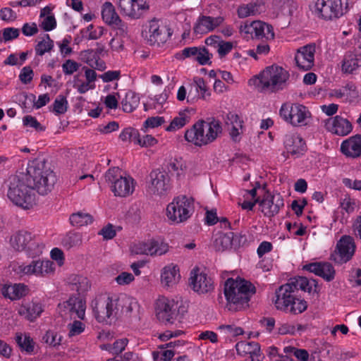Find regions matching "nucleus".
Segmentation results:
<instances>
[{
  "instance_id": "1",
  "label": "nucleus",
  "mask_w": 361,
  "mask_h": 361,
  "mask_svg": "<svg viewBox=\"0 0 361 361\" xmlns=\"http://www.w3.org/2000/svg\"><path fill=\"white\" fill-rule=\"evenodd\" d=\"M24 175L30 187L42 195L50 192L57 181L55 173L44 160L32 161L29 164L27 173Z\"/></svg>"
},
{
  "instance_id": "2",
  "label": "nucleus",
  "mask_w": 361,
  "mask_h": 361,
  "mask_svg": "<svg viewBox=\"0 0 361 361\" xmlns=\"http://www.w3.org/2000/svg\"><path fill=\"white\" fill-rule=\"evenodd\" d=\"M224 292L228 310L237 312L249 306L248 302L255 293L256 288L250 282L235 281L230 278L225 282Z\"/></svg>"
},
{
  "instance_id": "3",
  "label": "nucleus",
  "mask_w": 361,
  "mask_h": 361,
  "mask_svg": "<svg viewBox=\"0 0 361 361\" xmlns=\"http://www.w3.org/2000/svg\"><path fill=\"white\" fill-rule=\"evenodd\" d=\"M221 132L219 121L214 118H209L207 121L199 120L190 129L185 131V138L196 146L201 147L214 141Z\"/></svg>"
},
{
  "instance_id": "4",
  "label": "nucleus",
  "mask_w": 361,
  "mask_h": 361,
  "mask_svg": "<svg viewBox=\"0 0 361 361\" xmlns=\"http://www.w3.org/2000/svg\"><path fill=\"white\" fill-rule=\"evenodd\" d=\"M32 188L22 177L13 176L9 178V185L7 196L16 206L24 209H29L35 204V195Z\"/></svg>"
},
{
  "instance_id": "5",
  "label": "nucleus",
  "mask_w": 361,
  "mask_h": 361,
  "mask_svg": "<svg viewBox=\"0 0 361 361\" xmlns=\"http://www.w3.org/2000/svg\"><path fill=\"white\" fill-rule=\"evenodd\" d=\"M289 73L282 67L272 65L267 67L255 79L261 92H277L283 89V85L288 80Z\"/></svg>"
},
{
  "instance_id": "6",
  "label": "nucleus",
  "mask_w": 361,
  "mask_h": 361,
  "mask_svg": "<svg viewBox=\"0 0 361 361\" xmlns=\"http://www.w3.org/2000/svg\"><path fill=\"white\" fill-rule=\"evenodd\" d=\"M194 212V200L185 195L175 197L166 207V216L173 223L187 221Z\"/></svg>"
},
{
  "instance_id": "7",
  "label": "nucleus",
  "mask_w": 361,
  "mask_h": 361,
  "mask_svg": "<svg viewBox=\"0 0 361 361\" xmlns=\"http://www.w3.org/2000/svg\"><path fill=\"white\" fill-rule=\"evenodd\" d=\"M118 301L109 296L99 295L91 302L94 315L99 322L110 323L115 318L118 311Z\"/></svg>"
},
{
  "instance_id": "8",
  "label": "nucleus",
  "mask_w": 361,
  "mask_h": 361,
  "mask_svg": "<svg viewBox=\"0 0 361 361\" xmlns=\"http://www.w3.org/2000/svg\"><path fill=\"white\" fill-rule=\"evenodd\" d=\"M310 10L324 20L338 18L343 15L341 0H317Z\"/></svg>"
},
{
  "instance_id": "9",
  "label": "nucleus",
  "mask_w": 361,
  "mask_h": 361,
  "mask_svg": "<svg viewBox=\"0 0 361 361\" xmlns=\"http://www.w3.org/2000/svg\"><path fill=\"white\" fill-rule=\"evenodd\" d=\"M180 307L174 300L161 297L156 302V314L160 322L173 324L180 313Z\"/></svg>"
},
{
  "instance_id": "10",
  "label": "nucleus",
  "mask_w": 361,
  "mask_h": 361,
  "mask_svg": "<svg viewBox=\"0 0 361 361\" xmlns=\"http://www.w3.org/2000/svg\"><path fill=\"white\" fill-rule=\"evenodd\" d=\"M355 250L354 239L350 235H343L338 241L335 251L331 255L330 259L335 263L342 264L353 257Z\"/></svg>"
},
{
  "instance_id": "11",
  "label": "nucleus",
  "mask_w": 361,
  "mask_h": 361,
  "mask_svg": "<svg viewBox=\"0 0 361 361\" xmlns=\"http://www.w3.org/2000/svg\"><path fill=\"white\" fill-rule=\"evenodd\" d=\"M148 192L151 195L164 196L169 188V178L167 172L159 169L153 170L149 174Z\"/></svg>"
},
{
  "instance_id": "12",
  "label": "nucleus",
  "mask_w": 361,
  "mask_h": 361,
  "mask_svg": "<svg viewBox=\"0 0 361 361\" xmlns=\"http://www.w3.org/2000/svg\"><path fill=\"white\" fill-rule=\"evenodd\" d=\"M267 184L262 186L264 195L260 202V208L264 216L272 217L279 213L280 208L283 207V199L279 195H271L266 190Z\"/></svg>"
},
{
  "instance_id": "13",
  "label": "nucleus",
  "mask_w": 361,
  "mask_h": 361,
  "mask_svg": "<svg viewBox=\"0 0 361 361\" xmlns=\"http://www.w3.org/2000/svg\"><path fill=\"white\" fill-rule=\"evenodd\" d=\"M118 6L121 13L133 19L141 18L149 10L147 0H118Z\"/></svg>"
},
{
  "instance_id": "14",
  "label": "nucleus",
  "mask_w": 361,
  "mask_h": 361,
  "mask_svg": "<svg viewBox=\"0 0 361 361\" xmlns=\"http://www.w3.org/2000/svg\"><path fill=\"white\" fill-rule=\"evenodd\" d=\"M316 45L308 44L299 48L295 56L297 66L304 71H309L314 66Z\"/></svg>"
},
{
  "instance_id": "15",
  "label": "nucleus",
  "mask_w": 361,
  "mask_h": 361,
  "mask_svg": "<svg viewBox=\"0 0 361 361\" xmlns=\"http://www.w3.org/2000/svg\"><path fill=\"white\" fill-rule=\"evenodd\" d=\"M169 250L167 243L152 240L149 243L140 242L131 247V251L135 255H162Z\"/></svg>"
},
{
  "instance_id": "16",
  "label": "nucleus",
  "mask_w": 361,
  "mask_h": 361,
  "mask_svg": "<svg viewBox=\"0 0 361 361\" xmlns=\"http://www.w3.org/2000/svg\"><path fill=\"white\" fill-rule=\"evenodd\" d=\"M199 269H193L191 272L190 286L192 290L198 293L203 294L213 289V281L204 273H197Z\"/></svg>"
},
{
  "instance_id": "17",
  "label": "nucleus",
  "mask_w": 361,
  "mask_h": 361,
  "mask_svg": "<svg viewBox=\"0 0 361 361\" xmlns=\"http://www.w3.org/2000/svg\"><path fill=\"white\" fill-rule=\"evenodd\" d=\"M294 290L289 283L281 286L276 291L274 303L278 310L287 311L291 302L295 299Z\"/></svg>"
},
{
  "instance_id": "18",
  "label": "nucleus",
  "mask_w": 361,
  "mask_h": 361,
  "mask_svg": "<svg viewBox=\"0 0 361 361\" xmlns=\"http://www.w3.org/2000/svg\"><path fill=\"white\" fill-rule=\"evenodd\" d=\"M149 33V37L147 41L150 45L164 44L172 35L170 28L166 26L160 27L158 22L154 20L150 22Z\"/></svg>"
},
{
  "instance_id": "19",
  "label": "nucleus",
  "mask_w": 361,
  "mask_h": 361,
  "mask_svg": "<svg viewBox=\"0 0 361 361\" xmlns=\"http://www.w3.org/2000/svg\"><path fill=\"white\" fill-rule=\"evenodd\" d=\"M302 269L314 273L329 282L334 280L336 274L334 267L329 262L310 263L304 265Z\"/></svg>"
},
{
  "instance_id": "20",
  "label": "nucleus",
  "mask_w": 361,
  "mask_h": 361,
  "mask_svg": "<svg viewBox=\"0 0 361 361\" xmlns=\"http://www.w3.org/2000/svg\"><path fill=\"white\" fill-rule=\"evenodd\" d=\"M326 129L334 134L339 136H345L349 134L353 129L351 123L346 118L336 116L329 118L326 123Z\"/></svg>"
},
{
  "instance_id": "21",
  "label": "nucleus",
  "mask_w": 361,
  "mask_h": 361,
  "mask_svg": "<svg viewBox=\"0 0 361 361\" xmlns=\"http://www.w3.org/2000/svg\"><path fill=\"white\" fill-rule=\"evenodd\" d=\"M102 19L109 25H115L121 32H126L127 27L122 22L111 3L106 2L102 11Z\"/></svg>"
},
{
  "instance_id": "22",
  "label": "nucleus",
  "mask_w": 361,
  "mask_h": 361,
  "mask_svg": "<svg viewBox=\"0 0 361 361\" xmlns=\"http://www.w3.org/2000/svg\"><path fill=\"white\" fill-rule=\"evenodd\" d=\"M61 311H68L70 313H75L80 319H84L85 312V302L80 298L75 296L70 297L66 301L59 303L58 305Z\"/></svg>"
},
{
  "instance_id": "23",
  "label": "nucleus",
  "mask_w": 361,
  "mask_h": 361,
  "mask_svg": "<svg viewBox=\"0 0 361 361\" xmlns=\"http://www.w3.org/2000/svg\"><path fill=\"white\" fill-rule=\"evenodd\" d=\"M245 32L255 34V37L259 39L265 37L267 39H273L274 32L273 27L261 21H253L249 26H245Z\"/></svg>"
},
{
  "instance_id": "24",
  "label": "nucleus",
  "mask_w": 361,
  "mask_h": 361,
  "mask_svg": "<svg viewBox=\"0 0 361 361\" xmlns=\"http://www.w3.org/2000/svg\"><path fill=\"white\" fill-rule=\"evenodd\" d=\"M341 150L347 157L355 158L361 154V135H356L343 141Z\"/></svg>"
},
{
  "instance_id": "25",
  "label": "nucleus",
  "mask_w": 361,
  "mask_h": 361,
  "mask_svg": "<svg viewBox=\"0 0 361 361\" xmlns=\"http://www.w3.org/2000/svg\"><path fill=\"white\" fill-rule=\"evenodd\" d=\"M32 235L26 231H19L11 238V244L17 251H23L25 249L31 250Z\"/></svg>"
},
{
  "instance_id": "26",
  "label": "nucleus",
  "mask_w": 361,
  "mask_h": 361,
  "mask_svg": "<svg viewBox=\"0 0 361 361\" xmlns=\"http://www.w3.org/2000/svg\"><path fill=\"white\" fill-rule=\"evenodd\" d=\"M54 263L50 260H33L29 265L25 266L21 271L26 274L44 275L53 271Z\"/></svg>"
},
{
  "instance_id": "27",
  "label": "nucleus",
  "mask_w": 361,
  "mask_h": 361,
  "mask_svg": "<svg viewBox=\"0 0 361 361\" xmlns=\"http://www.w3.org/2000/svg\"><path fill=\"white\" fill-rule=\"evenodd\" d=\"M29 288L23 283H14L13 285H4L1 289V293L5 298L11 300H19L28 294Z\"/></svg>"
},
{
  "instance_id": "28",
  "label": "nucleus",
  "mask_w": 361,
  "mask_h": 361,
  "mask_svg": "<svg viewBox=\"0 0 361 361\" xmlns=\"http://www.w3.org/2000/svg\"><path fill=\"white\" fill-rule=\"evenodd\" d=\"M133 183V179L119 176V178L111 185V190L116 196L126 197L132 194L134 190Z\"/></svg>"
},
{
  "instance_id": "29",
  "label": "nucleus",
  "mask_w": 361,
  "mask_h": 361,
  "mask_svg": "<svg viewBox=\"0 0 361 361\" xmlns=\"http://www.w3.org/2000/svg\"><path fill=\"white\" fill-rule=\"evenodd\" d=\"M284 145L287 152L293 155H300L306 151L305 142L299 136L286 135Z\"/></svg>"
},
{
  "instance_id": "30",
  "label": "nucleus",
  "mask_w": 361,
  "mask_h": 361,
  "mask_svg": "<svg viewBox=\"0 0 361 361\" xmlns=\"http://www.w3.org/2000/svg\"><path fill=\"white\" fill-rule=\"evenodd\" d=\"M43 312L42 306L39 302H30L23 304L18 310L19 314L32 322L40 316Z\"/></svg>"
},
{
  "instance_id": "31",
  "label": "nucleus",
  "mask_w": 361,
  "mask_h": 361,
  "mask_svg": "<svg viewBox=\"0 0 361 361\" xmlns=\"http://www.w3.org/2000/svg\"><path fill=\"white\" fill-rule=\"evenodd\" d=\"M233 233H224L218 232L213 236L212 246L216 252H224L232 247Z\"/></svg>"
},
{
  "instance_id": "32",
  "label": "nucleus",
  "mask_w": 361,
  "mask_h": 361,
  "mask_svg": "<svg viewBox=\"0 0 361 361\" xmlns=\"http://www.w3.org/2000/svg\"><path fill=\"white\" fill-rule=\"evenodd\" d=\"M180 279L178 266H167L162 271L161 280L166 286H172L177 283Z\"/></svg>"
},
{
  "instance_id": "33",
  "label": "nucleus",
  "mask_w": 361,
  "mask_h": 361,
  "mask_svg": "<svg viewBox=\"0 0 361 361\" xmlns=\"http://www.w3.org/2000/svg\"><path fill=\"white\" fill-rule=\"evenodd\" d=\"M311 114L302 104H294L290 123L293 126L302 125Z\"/></svg>"
},
{
  "instance_id": "34",
  "label": "nucleus",
  "mask_w": 361,
  "mask_h": 361,
  "mask_svg": "<svg viewBox=\"0 0 361 361\" xmlns=\"http://www.w3.org/2000/svg\"><path fill=\"white\" fill-rule=\"evenodd\" d=\"M237 353L240 355H250L252 361H255L253 356L258 355L260 346L256 342L240 341L235 345Z\"/></svg>"
},
{
  "instance_id": "35",
  "label": "nucleus",
  "mask_w": 361,
  "mask_h": 361,
  "mask_svg": "<svg viewBox=\"0 0 361 361\" xmlns=\"http://www.w3.org/2000/svg\"><path fill=\"white\" fill-rule=\"evenodd\" d=\"M210 16L201 15L193 27V32L196 35L207 34L213 31Z\"/></svg>"
},
{
  "instance_id": "36",
  "label": "nucleus",
  "mask_w": 361,
  "mask_h": 361,
  "mask_svg": "<svg viewBox=\"0 0 361 361\" xmlns=\"http://www.w3.org/2000/svg\"><path fill=\"white\" fill-rule=\"evenodd\" d=\"M69 283L72 290H75L78 294H82L90 288L88 279L82 276L74 275L69 278Z\"/></svg>"
},
{
  "instance_id": "37",
  "label": "nucleus",
  "mask_w": 361,
  "mask_h": 361,
  "mask_svg": "<svg viewBox=\"0 0 361 361\" xmlns=\"http://www.w3.org/2000/svg\"><path fill=\"white\" fill-rule=\"evenodd\" d=\"M123 110L125 112H132L140 104V97L137 94L133 91H128L126 97L121 102Z\"/></svg>"
},
{
  "instance_id": "38",
  "label": "nucleus",
  "mask_w": 361,
  "mask_h": 361,
  "mask_svg": "<svg viewBox=\"0 0 361 361\" xmlns=\"http://www.w3.org/2000/svg\"><path fill=\"white\" fill-rule=\"evenodd\" d=\"M359 59L353 53L349 51L344 56L342 71L345 73H352L354 70L359 67Z\"/></svg>"
},
{
  "instance_id": "39",
  "label": "nucleus",
  "mask_w": 361,
  "mask_h": 361,
  "mask_svg": "<svg viewBox=\"0 0 361 361\" xmlns=\"http://www.w3.org/2000/svg\"><path fill=\"white\" fill-rule=\"evenodd\" d=\"M92 221L93 217L90 214L82 212L72 214L70 216L71 225L76 227L88 225Z\"/></svg>"
},
{
  "instance_id": "40",
  "label": "nucleus",
  "mask_w": 361,
  "mask_h": 361,
  "mask_svg": "<svg viewBox=\"0 0 361 361\" xmlns=\"http://www.w3.org/2000/svg\"><path fill=\"white\" fill-rule=\"evenodd\" d=\"M118 301V307L121 306V312L126 316H130L134 309L137 307V303L134 300L123 296L116 300Z\"/></svg>"
},
{
  "instance_id": "41",
  "label": "nucleus",
  "mask_w": 361,
  "mask_h": 361,
  "mask_svg": "<svg viewBox=\"0 0 361 361\" xmlns=\"http://www.w3.org/2000/svg\"><path fill=\"white\" fill-rule=\"evenodd\" d=\"M54 47V41L51 39L48 34H45L42 41H39L35 46L36 54L39 56L49 52Z\"/></svg>"
},
{
  "instance_id": "42",
  "label": "nucleus",
  "mask_w": 361,
  "mask_h": 361,
  "mask_svg": "<svg viewBox=\"0 0 361 361\" xmlns=\"http://www.w3.org/2000/svg\"><path fill=\"white\" fill-rule=\"evenodd\" d=\"M82 243V236L79 233H68L62 240L63 247L70 249L73 247L79 246Z\"/></svg>"
},
{
  "instance_id": "43",
  "label": "nucleus",
  "mask_w": 361,
  "mask_h": 361,
  "mask_svg": "<svg viewBox=\"0 0 361 361\" xmlns=\"http://www.w3.org/2000/svg\"><path fill=\"white\" fill-rule=\"evenodd\" d=\"M289 283L294 291L301 289L302 290L310 293L309 279L306 277L298 276L290 279Z\"/></svg>"
},
{
  "instance_id": "44",
  "label": "nucleus",
  "mask_w": 361,
  "mask_h": 361,
  "mask_svg": "<svg viewBox=\"0 0 361 361\" xmlns=\"http://www.w3.org/2000/svg\"><path fill=\"white\" fill-rule=\"evenodd\" d=\"M189 121V117L185 112H180L179 116L175 117L170 125L166 128V131H174L183 128Z\"/></svg>"
},
{
  "instance_id": "45",
  "label": "nucleus",
  "mask_w": 361,
  "mask_h": 361,
  "mask_svg": "<svg viewBox=\"0 0 361 361\" xmlns=\"http://www.w3.org/2000/svg\"><path fill=\"white\" fill-rule=\"evenodd\" d=\"M68 109V101L63 95H59L52 105V111L56 115L63 114Z\"/></svg>"
},
{
  "instance_id": "46",
  "label": "nucleus",
  "mask_w": 361,
  "mask_h": 361,
  "mask_svg": "<svg viewBox=\"0 0 361 361\" xmlns=\"http://www.w3.org/2000/svg\"><path fill=\"white\" fill-rule=\"evenodd\" d=\"M119 137L122 141H130L137 144L140 137V134L138 130L135 128L128 127L125 128L121 133Z\"/></svg>"
},
{
  "instance_id": "47",
  "label": "nucleus",
  "mask_w": 361,
  "mask_h": 361,
  "mask_svg": "<svg viewBox=\"0 0 361 361\" xmlns=\"http://www.w3.org/2000/svg\"><path fill=\"white\" fill-rule=\"evenodd\" d=\"M16 341L23 350L29 353L34 350V342L30 336H25L23 338L22 335H17Z\"/></svg>"
},
{
  "instance_id": "48",
  "label": "nucleus",
  "mask_w": 361,
  "mask_h": 361,
  "mask_svg": "<svg viewBox=\"0 0 361 361\" xmlns=\"http://www.w3.org/2000/svg\"><path fill=\"white\" fill-rule=\"evenodd\" d=\"M62 336L58 335V334L54 331L49 330L46 332V334L42 337V341L51 345L53 347H56L61 344Z\"/></svg>"
},
{
  "instance_id": "49",
  "label": "nucleus",
  "mask_w": 361,
  "mask_h": 361,
  "mask_svg": "<svg viewBox=\"0 0 361 361\" xmlns=\"http://www.w3.org/2000/svg\"><path fill=\"white\" fill-rule=\"evenodd\" d=\"M307 304L304 300H299L295 298L289 306L290 312L297 314L303 312L307 310Z\"/></svg>"
},
{
  "instance_id": "50",
  "label": "nucleus",
  "mask_w": 361,
  "mask_h": 361,
  "mask_svg": "<svg viewBox=\"0 0 361 361\" xmlns=\"http://www.w3.org/2000/svg\"><path fill=\"white\" fill-rule=\"evenodd\" d=\"M212 57V54L209 52V50L204 47L200 49V51L197 54L195 60L202 66L212 63L210 59Z\"/></svg>"
},
{
  "instance_id": "51",
  "label": "nucleus",
  "mask_w": 361,
  "mask_h": 361,
  "mask_svg": "<svg viewBox=\"0 0 361 361\" xmlns=\"http://www.w3.org/2000/svg\"><path fill=\"white\" fill-rule=\"evenodd\" d=\"M23 122L24 126L33 128L37 131H44L45 130V127L42 126L40 123L37 121L35 117L30 115L24 116Z\"/></svg>"
},
{
  "instance_id": "52",
  "label": "nucleus",
  "mask_w": 361,
  "mask_h": 361,
  "mask_svg": "<svg viewBox=\"0 0 361 361\" xmlns=\"http://www.w3.org/2000/svg\"><path fill=\"white\" fill-rule=\"evenodd\" d=\"M286 352H291L299 361H308L309 353L305 349H298L294 347L286 348Z\"/></svg>"
},
{
  "instance_id": "53",
  "label": "nucleus",
  "mask_w": 361,
  "mask_h": 361,
  "mask_svg": "<svg viewBox=\"0 0 361 361\" xmlns=\"http://www.w3.org/2000/svg\"><path fill=\"white\" fill-rule=\"evenodd\" d=\"M80 67V64L73 60L68 59L62 65L63 72L65 75H71L77 71Z\"/></svg>"
},
{
  "instance_id": "54",
  "label": "nucleus",
  "mask_w": 361,
  "mask_h": 361,
  "mask_svg": "<svg viewBox=\"0 0 361 361\" xmlns=\"http://www.w3.org/2000/svg\"><path fill=\"white\" fill-rule=\"evenodd\" d=\"M70 337L78 335L85 330V324L78 320H75L73 323L68 324Z\"/></svg>"
},
{
  "instance_id": "55",
  "label": "nucleus",
  "mask_w": 361,
  "mask_h": 361,
  "mask_svg": "<svg viewBox=\"0 0 361 361\" xmlns=\"http://www.w3.org/2000/svg\"><path fill=\"white\" fill-rule=\"evenodd\" d=\"M20 30L15 27H6L2 31L3 39L4 42H8L18 37Z\"/></svg>"
},
{
  "instance_id": "56",
  "label": "nucleus",
  "mask_w": 361,
  "mask_h": 361,
  "mask_svg": "<svg viewBox=\"0 0 361 361\" xmlns=\"http://www.w3.org/2000/svg\"><path fill=\"white\" fill-rule=\"evenodd\" d=\"M34 73L30 66H25L22 68L19 78L23 84L30 83L33 78Z\"/></svg>"
},
{
  "instance_id": "57",
  "label": "nucleus",
  "mask_w": 361,
  "mask_h": 361,
  "mask_svg": "<svg viewBox=\"0 0 361 361\" xmlns=\"http://www.w3.org/2000/svg\"><path fill=\"white\" fill-rule=\"evenodd\" d=\"M116 234V230L111 224H108L99 232V235H102L104 240H111L115 237Z\"/></svg>"
},
{
  "instance_id": "58",
  "label": "nucleus",
  "mask_w": 361,
  "mask_h": 361,
  "mask_svg": "<svg viewBox=\"0 0 361 361\" xmlns=\"http://www.w3.org/2000/svg\"><path fill=\"white\" fill-rule=\"evenodd\" d=\"M121 175L120 169L118 167H113L109 169L105 173L106 181L110 182L111 185L114 184V181L119 178Z\"/></svg>"
},
{
  "instance_id": "59",
  "label": "nucleus",
  "mask_w": 361,
  "mask_h": 361,
  "mask_svg": "<svg viewBox=\"0 0 361 361\" xmlns=\"http://www.w3.org/2000/svg\"><path fill=\"white\" fill-rule=\"evenodd\" d=\"M45 31H51L56 27V21L55 17L51 16H47L45 17L39 25Z\"/></svg>"
},
{
  "instance_id": "60",
  "label": "nucleus",
  "mask_w": 361,
  "mask_h": 361,
  "mask_svg": "<svg viewBox=\"0 0 361 361\" xmlns=\"http://www.w3.org/2000/svg\"><path fill=\"white\" fill-rule=\"evenodd\" d=\"M217 48V51L220 58H223L231 51L233 48V43L231 42H224L221 40L219 43H218Z\"/></svg>"
},
{
  "instance_id": "61",
  "label": "nucleus",
  "mask_w": 361,
  "mask_h": 361,
  "mask_svg": "<svg viewBox=\"0 0 361 361\" xmlns=\"http://www.w3.org/2000/svg\"><path fill=\"white\" fill-rule=\"evenodd\" d=\"M226 125L229 128L231 126H239L240 128H243V121L240 119L238 114L229 112L225 120Z\"/></svg>"
},
{
  "instance_id": "62",
  "label": "nucleus",
  "mask_w": 361,
  "mask_h": 361,
  "mask_svg": "<svg viewBox=\"0 0 361 361\" xmlns=\"http://www.w3.org/2000/svg\"><path fill=\"white\" fill-rule=\"evenodd\" d=\"M128 343V340L127 338L116 340L112 345V354L118 355L121 353L125 350Z\"/></svg>"
},
{
  "instance_id": "63",
  "label": "nucleus",
  "mask_w": 361,
  "mask_h": 361,
  "mask_svg": "<svg viewBox=\"0 0 361 361\" xmlns=\"http://www.w3.org/2000/svg\"><path fill=\"white\" fill-rule=\"evenodd\" d=\"M294 104H283L279 111L280 116L286 121L290 122Z\"/></svg>"
},
{
  "instance_id": "64",
  "label": "nucleus",
  "mask_w": 361,
  "mask_h": 361,
  "mask_svg": "<svg viewBox=\"0 0 361 361\" xmlns=\"http://www.w3.org/2000/svg\"><path fill=\"white\" fill-rule=\"evenodd\" d=\"M164 117L154 116L148 118L144 123L145 128H157L161 126L164 123Z\"/></svg>"
}]
</instances>
